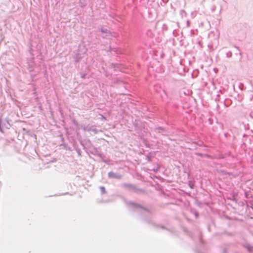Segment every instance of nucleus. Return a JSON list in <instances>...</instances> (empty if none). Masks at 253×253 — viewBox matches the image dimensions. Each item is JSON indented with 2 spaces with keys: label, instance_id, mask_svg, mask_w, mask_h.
<instances>
[{
  "label": "nucleus",
  "instance_id": "nucleus-1",
  "mask_svg": "<svg viewBox=\"0 0 253 253\" xmlns=\"http://www.w3.org/2000/svg\"><path fill=\"white\" fill-rule=\"evenodd\" d=\"M108 176L110 178H116V179H121L122 177V175L118 173H114L113 172H110L108 173Z\"/></svg>",
  "mask_w": 253,
  "mask_h": 253
},
{
  "label": "nucleus",
  "instance_id": "nucleus-2",
  "mask_svg": "<svg viewBox=\"0 0 253 253\" xmlns=\"http://www.w3.org/2000/svg\"><path fill=\"white\" fill-rule=\"evenodd\" d=\"M100 189L101 190V193L102 194H104L105 193V189L104 187L101 186L100 187Z\"/></svg>",
  "mask_w": 253,
  "mask_h": 253
},
{
  "label": "nucleus",
  "instance_id": "nucleus-3",
  "mask_svg": "<svg viewBox=\"0 0 253 253\" xmlns=\"http://www.w3.org/2000/svg\"><path fill=\"white\" fill-rule=\"evenodd\" d=\"M248 250L251 253H253V247H247Z\"/></svg>",
  "mask_w": 253,
  "mask_h": 253
},
{
  "label": "nucleus",
  "instance_id": "nucleus-4",
  "mask_svg": "<svg viewBox=\"0 0 253 253\" xmlns=\"http://www.w3.org/2000/svg\"><path fill=\"white\" fill-rule=\"evenodd\" d=\"M1 117L0 116V132L2 131V129L1 126Z\"/></svg>",
  "mask_w": 253,
  "mask_h": 253
},
{
  "label": "nucleus",
  "instance_id": "nucleus-5",
  "mask_svg": "<svg viewBox=\"0 0 253 253\" xmlns=\"http://www.w3.org/2000/svg\"><path fill=\"white\" fill-rule=\"evenodd\" d=\"M84 130L85 131V130H87V131H90L91 130V129H86L85 128H84Z\"/></svg>",
  "mask_w": 253,
  "mask_h": 253
},
{
  "label": "nucleus",
  "instance_id": "nucleus-6",
  "mask_svg": "<svg viewBox=\"0 0 253 253\" xmlns=\"http://www.w3.org/2000/svg\"><path fill=\"white\" fill-rule=\"evenodd\" d=\"M91 130L93 131L95 133L97 132V131L94 129H92Z\"/></svg>",
  "mask_w": 253,
  "mask_h": 253
},
{
  "label": "nucleus",
  "instance_id": "nucleus-7",
  "mask_svg": "<svg viewBox=\"0 0 253 253\" xmlns=\"http://www.w3.org/2000/svg\"><path fill=\"white\" fill-rule=\"evenodd\" d=\"M84 77H85V75H83V76H82V78H84Z\"/></svg>",
  "mask_w": 253,
  "mask_h": 253
},
{
  "label": "nucleus",
  "instance_id": "nucleus-8",
  "mask_svg": "<svg viewBox=\"0 0 253 253\" xmlns=\"http://www.w3.org/2000/svg\"><path fill=\"white\" fill-rule=\"evenodd\" d=\"M195 215L197 216L198 215V213H195Z\"/></svg>",
  "mask_w": 253,
  "mask_h": 253
}]
</instances>
